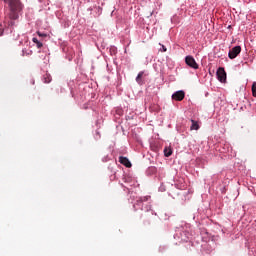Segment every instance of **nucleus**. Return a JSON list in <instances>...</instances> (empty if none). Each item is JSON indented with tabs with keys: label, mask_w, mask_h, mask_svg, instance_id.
<instances>
[{
	"label": "nucleus",
	"mask_w": 256,
	"mask_h": 256,
	"mask_svg": "<svg viewBox=\"0 0 256 256\" xmlns=\"http://www.w3.org/2000/svg\"><path fill=\"white\" fill-rule=\"evenodd\" d=\"M3 1L9 6V9H10L9 19H12V21L19 19V13H21V11L23 10V4H21V1L19 0H3Z\"/></svg>",
	"instance_id": "nucleus-1"
},
{
	"label": "nucleus",
	"mask_w": 256,
	"mask_h": 256,
	"mask_svg": "<svg viewBox=\"0 0 256 256\" xmlns=\"http://www.w3.org/2000/svg\"><path fill=\"white\" fill-rule=\"evenodd\" d=\"M216 75L220 83H225V81H227V72H225V68L223 67L218 68Z\"/></svg>",
	"instance_id": "nucleus-2"
},
{
	"label": "nucleus",
	"mask_w": 256,
	"mask_h": 256,
	"mask_svg": "<svg viewBox=\"0 0 256 256\" xmlns=\"http://www.w3.org/2000/svg\"><path fill=\"white\" fill-rule=\"evenodd\" d=\"M185 63L188 65V67H191L192 69H199V64H197V61H195V58L193 56H186Z\"/></svg>",
	"instance_id": "nucleus-3"
},
{
	"label": "nucleus",
	"mask_w": 256,
	"mask_h": 256,
	"mask_svg": "<svg viewBox=\"0 0 256 256\" xmlns=\"http://www.w3.org/2000/svg\"><path fill=\"white\" fill-rule=\"evenodd\" d=\"M241 53V46H235L228 53L229 59H235Z\"/></svg>",
	"instance_id": "nucleus-4"
},
{
	"label": "nucleus",
	"mask_w": 256,
	"mask_h": 256,
	"mask_svg": "<svg viewBox=\"0 0 256 256\" xmlns=\"http://www.w3.org/2000/svg\"><path fill=\"white\" fill-rule=\"evenodd\" d=\"M119 162L121 163V165H124L125 167H131V161H129V158L127 157L120 156Z\"/></svg>",
	"instance_id": "nucleus-5"
},
{
	"label": "nucleus",
	"mask_w": 256,
	"mask_h": 256,
	"mask_svg": "<svg viewBox=\"0 0 256 256\" xmlns=\"http://www.w3.org/2000/svg\"><path fill=\"white\" fill-rule=\"evenodd\" d=\"M143 75H145V72H143V71L138 73V75L136 77V83L138 85H143Z\"/></svg>",
	"instance_id": "nucleus-6"
},
{
	"label": "nucleus",
	"mask_w": 256,
	"mask_h": 256,
	"mask_svg": "<svg viewBox=\"0 0 256 256\" xmlns=\"http://www.w3.org/2000/svg\"><path fill=\"white\" fill-rule=\"evenodd\" d=\"M151 217H153V212L150 213L149 216H145L143 225H145V227L151 225Z\"/></svg>",
	"instance_id": "nucleus-7"
},
{
	"label": "nucleus",
	"mask_w": 256,
	"mask_h": 256,
	"mask_svg": "<svg viewBox=\"0 0 256 256\" xmlns=\"http://www.w3.org/2000/svg\"><path fill=\"white\" fill-rule=\"evenodd\" d=\"M192 125L190 126L191 131H198L199 123L195 120H191Z\"/></svg>",
	"instance_id": "nucleus-8"
},
{
	"label": "nucleus",
	"mask_w": 256,
	"mask_h": 256,
	"mask_svg": "<svg viewBox=\"0 0 256 256\" xmlns=\"http://www.w3.org/2000/svg\"><path fill=\"white\" fill-rule=\"evenodd\" d=\"M52 79H53V78L51 77V74L46 73V74L43 76V81H44V83H51Z\"/></svg>",
	"instance_id": "nucleus-9"
},
{
	"label": "nucleus",
	"mask_w": 256,
	"mask_h": 256,
	"mask_svg": "<svg viewBox=\"0 0 256 256\" xmlns=\"http://www.w3.org/2000/svg\"><path fill=\"white\" fill-rule=\"evenodd\" d=\"M172 97H185V91L179 90L172 94Z\"/></svg>",
	"instance_id": "nucleus-10"
},
{
	"label": "nucleus",
	"mask_w": 256,
	"mask_h": 256,
	"mask_svg": "<svg viewBox=\"0 0 256 256\" xmlns=\"http://www.w3.org/2000/svg\"><path fill=\"white\" fill-rule=\"evenodd\" d=\"M164 155L165 157H171V155H173V150L171 148H165Z\"/></svg>",
	"instance_id": "nucleus-11"
},
{
	"label": "nucleus",
	"mask_w": 256,
	"mask_h": 256,
	"mask_svg": "<svg viewBox=\"0 0 256 256\" xmlns=\"http://www.w3.org/2000/svg\"><path fill=\"white\" fill-rule=\"evenodd\" d=\"M32 41L37 45L38 49H41V47H43V43H41V41H39L37 38H33Z\"/></svg>",
	"instance_id": "nucleus-12"
},
{
	"label": "nucleus",
	"mask_w": 256,
	"mask_h": 256,
	"mask_svg": "<svg viewBox=\"0 0 256 256\" xmlns=\"http://www.w3.org/2000/svg\"><path fill=\"white\" fill-rule=\"evenodd\" d=\"M150 197L149 196H144V197H140L138 200H137V203H143L145 201H149Z\"/></svg>",
	"instance_id": "nucleus-13"
},
{
	"label": "nucleus",
	"mask_w": 256,
	"mask_h": 256,
	"mask_svg": "<svg viewBox=\"0 0 256 256\" xmlns=\"http://www.w3.org/2000/svg\"><path fill=\"white\" fill-rule=\"evenodd\" d=\"M252 95L253 97H256V82H253L252 84Z\"/></svg>",
	"instance_id": "nucleus-14"
},
{
	"label": "nucleus",
	"mask_w": 256,
	"mask_h": 256,
	"mask_svg": "<svg viewBox=\"0 0 256 256\" xmlns=\"http://www.w3.org/2000/svg\"><path fill=\"white\" fill-rule=\"evenodd\" d=\"M5 31V27L0 24V37H2L3 33Z\"/></svg>",
	"instance_id": "nucleus-15"
},
{
	"label": "nucleus",
	"mask_w": 256,
	"mask_h": 256,
	"mask_svg": "<svg viewBox=\"0 0 256 256\" xmlns=\"http://www.w3.org/2000/svg\"><path fill=\"white\" fill-rule=\"evenodd\" d=\"M38 37H47L46 33L37 32Z\"/></svg>",
	"instance_id": "nucleus-16"
},
{
	"label": "nucleus",
	"mask_w": 256,
	"mask_h": 256,
	"mask_svg": "<svg viewBox=\"0 0 256 256\" xmlns=\"http://www.w3.org/2000/svg\"><path fill=\"white\" fill-rule=\"evenodd\" d=\"M172 99H175V101H182L183 97H173Z\"/></svg>",
	"instance_id": "nucleus-17"
},
{
	"label": "nucleus",
	"mask_w": 256,
	"mask_h": 256,
	"mask_svg": "<svg viewBox=\"0 0 256 256\" xmlns=\"http://www.w3.org/2000/svg\"><path fill=\"white\" fill-rule=\"evenodd\" d=\"M162 51H163V53H165L167 51V47H165V45H162Z\"/></svg>",
	"instance_id": "nucleus-18"
}]
</instances>
